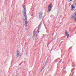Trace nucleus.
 Masks as SVG:
<instances>
[{
	"label": "nucleus",
	"instance_id": "nucleus-13",
	"mask_svg": "<svg viewBox=\"0 0 76 76\" xmlns=\"http://www.w3.org/2000/svg\"><path fill=\"white\" fill-rule=\"evenodd\" d=\"M70 0V1H72V0Z\"/></svg>",
	"mask_w": 76,
	"mask_h": 76
},
{
	"label": "nucleus",
	"instance_id": "nucleus-4",
	"mask_svg": "<svg viewBox=\"0 0 76 76\" xmlns=\"http://www.w3.org/2000/svg\"><path fill=\"white\" fill-rule=\"evenodd\" d=\"M25 27H27L28 26V25H28V23L27 18H26L25 19Z\"/></svg>",
	"mask_w": 76,
	"mask_h": 76
},
{
	"label": "nucleus",
	"instance_id": "nucleus-1",
	"mask_svg": "<svg viewBox=\"0 0 76 76\" xmlns=\"http://www.w3.org/2000/svg\"><path fill=\"white\" fill-rule=\"evenodd\" d=\"M23 13L24 16L25 18H27L26 16V8L24 7L23 9Z\"/></svg>",
	"mask_w": 76,
	"mask_h": 76
},
{
	"label": "nucleus",
	"instance_id": "nucleus-3",
	"mask_svg": "<svg viewBox=\"0 0 76 76\" xmlns=\"http://www.w3.org/2000/svg\"><path fill=\"white\" fill-rule=\"evenodd\" d=\"M17 57H20L21 56V53H20V52L19 51L17 50Z\"/></svg>",
	"mask_w": 76,
	"mask_h": 76
},
{
	"label": "nucleus",
	"instance_id": "nucleus-14",
	"mask_svg": "<svg viewBox=\"0 0 76 76\" xmlns=\"http://www.w3.org/2000/svg\"><path fill=\"white\" fill-rule=\"evenodd\" d=\"M43 36H44V35L43 34Z\"/></svg>",
	"mask_w": 76,
	"mask_h": 76
},
{
	"label": "nucleus",
	"instance_id": "nucleus-5",
	"mask_svg": "<svg viewBox=\"0 0 76 76\" xmlns=\"http://www.w3.org/2000/svg\"><path fill=\"white\" fill-rule=\"evenodd\" d=\"M42 17V12H40L39 13V19H41Z\"/></svg>",
	"mask_w": 76,
	"mask_h": 76
},
{
	"label": "nucleus",
	"instance_id": "nucleus-7",
	"mask_svg": "<svg viewBox=\"0 0 76 76\" xmlns=\"http://www.w3.org/2000/svg\"><path fill=\"white\" fill-rule=\"evenodd\" d=\"M42 23H40L39 24V28H40V27H41V26H42Z\"/></svg>",
	"mask_w": 76,
	"mask_h": 76
},
{
	"label": "nucleus",
	"instance_id": "nucleus-6",
	"mask_svg": "<svg viewBox=\"0 0 76 76\" xmlns=\"http://www.w3.org/2000/svg\"><path fill=\"white\" fill-rule=\"evenodd\" d=\"M71 7L72 8V9H71V10H72V11H73V10L75 9V6H74V5H72L71 6Z\"/></svg>",
	"mask_w": 76,
	"mask_h": 76
},
{
	"label": "nucleus",
	"instance_id": "nucleus-11",
	"mask_svg": "<svg viewBox=\"0 0 76 76\" xmlns=\"http://www.w3.org/2000/svg\"><path fill=\"white\" fill-rule=\"evenodd\" d=\"M66 34H68V33H67V32L66 31Z\"/></svg>",
	"mask_w": 76,
	"mask_h": 76
},
{
	"label": "nucleus",
	"instance_id": "nucleus-9",
	"mask_svg": "<svg viewBox=\"0 0 76 76\" xmlns=\"http://www.w3.org/2000/svg\"><path fill=\"white\" fill-rule=\"evenodd\" d=\"M39 28H38V30H37L38 33H39Z\"/></svg>",
	"mask_w": 76,
	"mask_h": 76
},
{
	"label": "nucleus",
	"instance_id": "nucleus-2",
	"mask_svg": "<svg viewBox=\"0 0 76 76\" xmlns=\"http://www.w3.org/2000/svg\"><path fill=\"white\" fill-rule=\"evenodd\" d=\"M52 7L53 4H51L49 5V6L48 7V10L47 11L48 13H49L51 11V10L52 9Z\"/></svg>",
	"mask_w": 76,
	"mask_h": 76
},
{
	"label": "nucleus",
	"instance_id": "nucleus-12",
	"mask_svg": "<svg viewBox=\"0 0 76 76\" xmlns=\"http://www.w3.org/2000/svg\"><path fill=\"white\" fill-rule=\"evenodd\" d=\"M68 36H67V38H68L69 37V35L68 34L67 35Z\"/></svg>",
	"mask_w": 76,
	"mask_h": 76
},
{
	"label": "nucleus",
	"instance_id": "nucleus-10",
	"mask_svg": "<svg viewBox=\"0 0 76 76\" xmlns=\"http://www.w3.org/2000/svg\"><path fill=\"white\" fill-rule=\"evenodd\" d=\"M44 69V66L43 67L42 69V70H43Z\"/></svg>",
	"mask_w": 76,
	"mask_h": 76
},
{
	"label": "nucleus",
	"instance_id": "nucleus-8",
	"mask_svg": "<svg viewBox=\"0 0 76 76\" xmlns=\"http://www.w3.org/2000/svg\"><path fill=\"white\" fill-rule=\"evenodd\" d=\"M36 33H37L36 32L34 31L33 34L34 35V36H37V34H36Z\"/></svg>",
	"mask_w": 76,
	"mask_h": 76
}]
</instances>
